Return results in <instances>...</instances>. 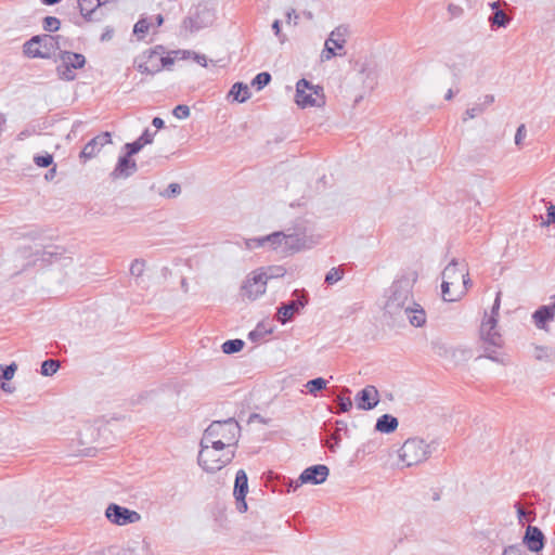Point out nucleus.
I'll return each instance as SVG.
<instances>
[{
	"label": "nucleus",
	"instance_id": "nucleus-15",
	"mask_svg": "<svg viewBox=\"0 0 555 555\" xmlns=\"http://www.w3.org/2000/svg\"><path fill=\"white\" fill-rule=\"evenodd\" d=\"M112 143V135L109 132H102L99 135L91 139L80 152V158L85 160L95 157L103 146Z\"/></svg>",
	"mask_w": 555,
	"mask_h": 555
},
{
	"label": "nucleus",
	"instance_id": "nucleus-34",
	"mask_svg": "<svg viewBox=\"0 0 555 555\" xmlns=\"http://www.w3.org/2000/svg\"><path fill=\"white\" fill-rule=\"evenodd\" d=\"M271 81V75L267 72L259 73L251 81V86L256 87L257 90H261Z\"/></svg>",
	"mask_w": 555,
	"mask_h": 555
},
{
	"label": "nucleus",
	"instance_id": "nucleus-43",
	"mask_svg": "<svg viewBox=\"0 0 555 555\" xmlns=\"http://www.w3.org/2000/svg\"><path fill=\"white\" fill-rule=\"evenodd\" d=\"M172 114L178 119H185L190 116L191 111L188 105L179 104L173 108Z\"/></svg>",
	"mask_w": 555,
	"mask_h": 555
},
{
	"label": "nucleus",
	"instance_id": "nucleus-16",
	"mask_svg": "<svg viewBox=\"0 0 555 555\" xmlns=\"http://www.w3.org/2000/svg\"><path fill=\"white\" fill-rule=\"evenodd\" d=\"M357 408L360 410H372L379 402L378 390L375 386L369 385L359 391L354 398Z\"/></svg>",
	"mask_w": 555,
	"mask_h": 555
},
{
	"label": "nucleus",
	"instance_id": "nucleus-49",
	"mask_svg": "<svg viewBox=\"0 0 555 555\" xmlns=\"http://www.w3.org/2000/svg\"><path fill=\"white\" fill-rule=\"evenodd\" d=\"M155 134H156V131L152 132L150 129H145L139 138H140V141H142V143L147 145L154 141Z\"/></svg>",
	"mask_w": 555,
	"mask_h": 555
},
{
	"label": "nucleus",
	"instance_id": "nucleus-24",
	"mask_svg": "<svg viewBox=\"0 0 555 555\" xmlns=\"http://www.w3.org/2000/svg\"><path fill=\"white\" fill-rule=\"evenodd\" d=\"M398 418L390 414H383L377 418L375 429L383 434L393 433L398 428Z\"/></svg>",
	"mask_w": 555,
	"mask_h": 555
},
{
	"label": "nucleus",
	"instance_id": "nucleus-13",
	"mask_svg": "<svg viewBox=\"0 0 555 555\" xmlns=\"http://www.w3.org/2000/svg\"><path fill=\"white\" fill-rule=\"evenodd\" d=\"M328 474L330 469L326 465L318 464L310 466L300 474L294 489L305 483L321 485L326 480Z\"/></svg>",
	"mask_w": 555,
	"mask_h": 555
},
{
	"label": "nucleus",
	"instance_id": "nucleus-10",
	"mask_svg": "<svg viewBox=\"0 0 555 555\" xmlns=\"http://www.w3.org/2000/svg\"><path fill=\"white\" fill-rule=\"evenodd\" d=\"M293 296L294 299L283 304L278 310V320L283 324L291 321L308 304V295L305 291L296 289Z\"/></svg>",
	"mask_w": 555,
	"mask_h": 555
},
{
	"label": "nucleus",
	"instance_id": "nucleus-2",
	"mask_svg": "<svg viewBox=\"0 0 555 555\" xmlns=\"http://www.w3.org/2000/svg\"><path fill=\"white\" fill-rule=\"evenodd\" d=\"M241 427L234 418L212 422L204 431L201 441L218 448L232 449L237 444Z\"/></svg>",
	"mask_w": 555,
	"mask_h": 555
},
{
	"label": "nucleus",
	"instance_id": "nucleus-17",
	"mask_svg": "<svg viewBox=\"0 0 555 555\" xmlns=\"http://www.w3.org/2000/svg\"><path fill=\"white\" fill-rule=\"evenodd\" d=\"M522 542L529 551L538 553L544 547L545 537L540 528L528 526Z\"/></svg>",
	"mask_w": 555,
	"mask_h": 555
},
{
	"label": "nucleus",
	"instance_id": "nucleus-38",
	"mask_svg": "<svg viewBox=\"0 0 555 555\" xmlns=\"http://www.w3.org/2000/svg\"><path fill=\"white\" fill-rule=\"evenodd\" d=\"M145 261L143 259H135L132 261L130 266V273L135 278H140L143 275L145 270Z\"/></svg>",
	"mask_w": 555,
	"mask_h": 555
},
{
	"label": "nucleus",
	"instance_id": "nucleus-14",
	"mask_svg": "<svg viewBox=\"0 0 555 555\" xmlns=\"http://www.w3.org/2000/svg\"><path fill=\"white\" fill-rule=\"evenodd\" d=\"M248 492V479L244 469H240L235 476V483L233 494L235 498L236 509L240 513H245L247 511V503L245 501L246 494Z\"/></svg>",
	"mask_w": 555,
	"mask_h": 555
},
{
	"label": "nucleus",
	"instance_id": "nucleus-29",
	"mask_svg": "<svg viewBox=\"0 0 555 555\" xmlns=\"http://www.w3.org/2000/svg\"><path fill=\"white\" fill-rule=\"evenodd\" d=\"M489 22L492 27H506L509 23V17L506 15V13L503 10H496L493 12V14L489 17Z\"/></svg>",
	"mask_w": 555,
	"mask_h": 555
},
{
	"label": "nucleus",
	"instance_id": "nucleus-30",
	"mask_svg": "<svg viewBox=\"0 0 555 555\" xmlns=\"http://www.w3.org/2000/svg\"><path fill=\"white\" fill-rule=\"evenodd\" d=\"M327 382L322 377H317L310 379L306 384V388L308 392L312 396H317V393L326 388Z\"/></svg>",
	"mask_w": 555,
	"mask_h": 555
},
{
	"label": "nucleus",
	"instance_id": "nucleus-9",
	"mask_svg": "<svg viewBox=\"0 0 555 555\" xmlns=\"http://www.w3.org/2000/svg\"><path fill=\"white\" fill-rule=\"evenodd\" d=\"M106 518L117 526L135 524L141 520V515L132 509L111 503L105 511Z\"/></svg>",
	"mask_w": 555,
	"mask_h": 555
},
{
	"label": "nucleus",
	"instance_id": "nucleus-60",
	"mask_svg": "<svg viewBox=\"0 0 555 555\" xmlns=\"http://www.w3.org/2000/svg\"><path fill=\"white\" fill-rule=\"evenodd\" d=\"M196 61L203 66L207 65V60L205 55H196Z\"/></svg>",
	"mask_w": 555,
	"mask_h": 555
},
{
	"label": "nucleus",
	"instance_id": "nucleus-6",
	"mask_svg": "<svg viewBox=\"0 0 555 555\" xmlns=\"http://www.w3.org/2000/svg\"><path fill=\"white\" fill-rule=\"evenodd\" d=\"M498 319L494 317H489L487 320H483L480 325V338L483 343V348L486 351L485 357L495 361L501 362L498 357H495V351L492 348H501L503 346V338L500 332L498 331Z\"/></svg>",
	"mask_w": 555,
	"mask_h": 555
},
{
	"label": "nucleus",
	"instance_id": "nucleus-28",
	"mask_svg": "<svg viewBox=\"0 0 555 555\" xmlns=\"http://www.w3.org/2000/svg\"><path fill=\"white\" fill-rule=\"evenodd\" d=\"M533 357L538 361H553L555 360V349L544 346H535L533 349Z\"/></svg>",
	"mask_w": 555,
	"mask_h": 555
},
{
	"label": "nucleus",
	"instance_id": "nucleus-27",
	"mask_svg": "<svg viewBox=\"0 0 555 555\" xmlns=\"http://www.w3.org/2000/svg\"><path fill=\"white\" fill-rule=\"evenodd\" d=\"M450 286H454L452 283H448L442 281L441 284V292H442V298L446 301L453 302L456 301L461 296L464 295L466 289L457 288V292H451Z\"/></svg>",
	"mask_w": 555,
	"mask_h": 555
},
{
	"label": "nucleus",
	"instance_id": "nucleus-20",
	"mask_svg": "<svg viewBox=\"0 0 555 555\" xmlns=\"http://www.w3.org/2000/svg\"><path fill=\"white\" fill-rule=\"evenodd\" d=\"M350 35V29L347 25H339L333 29L325 40L327 44L335 47L338 50L344 49L347 42V37Z\"/></svg>",
	"mask_w": 555,
	"mask_h": 555
},
{
	"label": "nucleus",
	"instance_id": "nucleus-18",
	"mask_svg": "<svg viewBox=\"0 0 555 555\" xmlns=\"http://www.w3.org/2000/svg\"><path fill=\"white\" fill-rule=\"evenodd\" d=\"M137 163L131 159V156L125 154L118 158L117 165L112 171L113 179L128 178L137 171Z\"/></svg>",
	"mask_w": 555,
	"mask_h": 555
},
{
	"label": "nucleus",
	"instance_id": "nucleus-42",
	"mask_svg": "<svg viewBox=\"0 0 555 555\" xmlns=\"http://www.w3.org/2000/svg\"><path fill=\"white\" fill-rule=\"evenodd\" d=\"M336 55H343L341 53H338L335 51V47L327 44V42L324 43V49L321 53V61H330Z\"/></svg>",
	"mask_w": 555,
	"mask_h": 555
},
{
	"label": "nucleus",
	"instance_id": "nucleus-8",
	"mask_svg": "<svg viewBox=\"0 0 555 555\" xmlns=\"http://www.w3.org/2000/svg\"><path fill=\"white\" fill-rule=\"evenodd\" d=\"M61 64L57 65L56 72L61 79L72 81L76 78L74 69L82 68L86 64L85 55L80 53L62 51L60 53Z\"/></svg>",
	"mask_w": 555,
	"mask_h": 555
},
{
	"label": "nucleus",
	"instance_id": "nucleus-1",
	"mask_svg": "<svg viewBox=\"0 0 555 555\" xmlns=\"http://www.w3.org/2000/svg\"><path fill=\"white\" fill-rule=\"evenodd\" d=\"M417 276L416 271H410L395 280L388 288L384 310L395 322L408 320L413 326L420 327L426 322V313L412 298Z\"/></svg>",
	"mask_w": 555,
	"mask_h": 555
},
{
	"label": "nucleus",
	"instance_id": "nucleus-3",
	"mask_svg": "<svg viewBox=\"0 0 555 555\" xmlns=\"http://www.w3.org/2000/svg\"><path fill=\"white\" fill-rule=\"evenodd\" d=\"M198 465L207 473H216L227 466L235 456L234 449H223L201 441Z\"/></svg>",
	"mask_w": 555,
	"mask_h": 555
},
{
	"label": "nucleus",
	"instance_id": "nucleus-37",
	"mask_svg": "<svg viewBox=\"0 0 555 555\" xmlns=\"http://www.w3.org/2000/svg\"><path fill=\"white\" fill-rule=\"evenodd\" d=\"M61 22L57 17L47 16L43 18V29L50 33L59 30Z\"/></svg>",
	"mask_w": 555,
	"mask_h": 555
},
{
	"label": "nucleus",
	"instance_id": "nucleus-59",
	"mask_svg": "<svg viewBox=\"0 0 555 555\" xmlns=\"http://www.w3.org/2000/svg\"><path fill=\"white\" fill-rule=\"evenodd\" d=\"M257 240H258V238H249V240H246V241H245L246 248L251 249V248L258 247V246H257V242H256Z\"/></svg>",
	"mask_w": 555,
	"mask_h": 555
},
{
	"label": "nucleus",
	"instance_id": "nucleus-58",
	"mask_svg": "<svg viewBox=\"0 0 555 555\" xmlns=\"http://www.w3.org/2000/svg\"><path fill=\"white\" fill-rule=\"evenodd\" d=\"M113 37V29L107 28L101 36L102 41L111 40Z\"/></svg>",
	"mask_w": 555,
	"mask_h": 555
},
{
	"label": "nucleus",
	"instance_id": "nucleus-39",
	"mask_svg": "<svg viewBox=\"0 0 555 555\" xmlns=\"http://www.w3.org/2000/svg\"><path fill=\"white\" fill-rule=\"evenodd\" d=\"M17 370V365L13 362L7 366H2L0 365V377L3 378L4 380H10L13 378L15 372Z\"/></svg>",
	"mask_w": 555,
	"mask_h": 555
},
{
	"label": "nucleus",
	"instance_id": "nucleus-21",
	"mask_svg": "<svg viewBox=\"0 0 555 555\" xmlns=\"http://www.w3.org/2000/svg\"><path fill=\"white\" fill-rule=\"evenodd\" d=\"M494 102V96L492 94H487L483 96L482 102L475 103L472 107L467 108L463 116V121L467 119L476 118L477 116L483 114L486 109Z\"/></svg>",
	"mask_w": 555,
	"mask_h": 555
},
{
	"label": "nucleus",
	"instance_id": "nucleus-19",
	"mask_svg": "<svg viewBox=\"0 0 555 555\" xmlns=\"http://www.w3.org/2000/svg\"><path fill=\"white\" fill-rule=\"evenodd\" d=\"M107 0H78V8L86 22L100 21L96 9L106 3Z\"/></svg>",
	"mask_w": 555,
	"mask_h": 555
},
{
	"label": "nucleus",
	"instance_id": "nucleus-40",
	"mask_svg": "<svg viewBox=\"0 0 555 555\" xmlns=\"http://www.w3.org/2000/svg\"><path fill=\"white\" fill-rule=\"evenodd\" d=\"M144 146L145 144L142 143V141H140V138H138L135 141L125 144V149L127 150L126 154H128V156H133L137 153H139Z\"/></svg>",
	"mask_w": 555,
	"mask_h": 555
},
{
	"label": "nucleus",
	"instance_id": "nucleus-5",
	"mask_svg": "<svg viewBox=\"0 0 555 555\" xmlns=\"http://www.w3.org/2000/svg\"><path fill=\"white\" fill-rule=\"evenodd\" d=\"M57 48L59 37L51 35H37L24 43L23 52L30 59H49Z\"/></svg>",
	"mask_w": 555,
	"mask_h": 555
},
{
	"label": "nucleus",
	"instance_id": "nucleus-7",
	"mask_svg": "<svg viewBox=\"0 0 555 555\" xmlns=\"http://www.w3.org/2000/svg\"><path fill=\"white\" fill-rule=\"evenodd\" d=\"M296 103L305 108L309 106H322L325 103L323 89L311 85L306 79H300L296 85Z\"/></svg>",
	"mask_w": 555,
	"mask_h": 555
},
{
	"label": "nucleus",
	"instance_id": "nucleus-64",
	"mask_svg": "<svg viewBox=\"0 0 555 555\" xmlns=\"http://www.w3.org/2000/svg\"><path fill=\"white\" fill-rule=\"evenodd\" d=\"M490 7H491V9L493 10V12H494V11H496V10H501V9H500V2H499V1H495V2L490 3Z\"/></svg>",
	"mask_w": 555,
	"mask_h": 555
},
{
	"label": "nucleus",
	"instance_id": "nucleus-12",
	"mask_svg": "<svg viewBox=\"0 0 555 555\" xmlns=\"http://www.w3.org/2000/svg\"><path fill=\"white\" fill-rule=\"evenodd\" d=\"M267 287V281L264 274L254 273L253 276L247 278L241 288V295L243 298L255 300L262 294H264Z\"/></svg>",
	"mask_w": 555,
	"mask_h": 555
},
{
	"label": "nucleus",
	"instance_id": "nucleus-48",
	"mask_svg": "<svg viewBox=\"0 0 555 555\" xmlns=\"http://www.w3.org/2000/svg\"><path fill=\"white\" fill-rule=\"evenodd\" d=\"M503 555H526L520 545H509L504 548Z\"/></svg>",
	"mask_w": 555,
	"mask_h": 555
},
{
	"label": "nucleus",
	"instance_id": "nucleus-41",
	"mask_svg": "<svg viewBox=\"0 0 555 555\" xmlns=\"http://www.w3.org/2000/svg\"><path fill=\"white\" fill-rule=\"evenodd\" d=\"M34 163L41 168H47L53 163V156L49 153L44 155H37L34 157Z\"/></svg>",
	"mask_w": 555,
	"mask_h": 555
},
{
	"label": "nucleus",
	"instance_id": "nucleus-36",
	"mask_svg": "<svg viewBox=\"0 0 555 555\" xmlns=\"http://www.w3.org/2000/svg\"><path fill=\"white\" fill-rule=\"evenodd\" d=\"M344 271L340 268H332L325 275V283L332 285L343 279Z\"/></svg>",
	"mask_w": 555,
	"mask_h": 555
},
{
	"label": "nucleus",
	"instance_id": "nucleus-4",
	"mask_svg": "<svg viewBox=\"0 0 555 555\" xmlns=\"http://www.w3.org/2000/svg\"><path fill=\"white\" fill-rule=\"evenodd\" d=\"M431 454L430 444L421 438H410L399 450V457L405 466L410 467L426 461Z\"/></svg>",
	"mask_w": 555,
	"mask_h": 555
},
{
	"label": "nucleus",
	"instance_id": "nucleus-50",
	"mask_svg": "<svg viewBox=\"0 0 555 555\" xmlns=\"http://www.w3.org/2000/svg\"><path fill=\"white\" fill-rule=\"evenodd\" d=\"M526 127L524 124H521L518 128H517V131H516V134H515V144L517 146H520L522 140L526 138Z\"/></svg>",
	"mask_w": 555,
	"mask_h": 555
},
{
	"label": "nucleus",
	"instance_id": "nucleus-33",
	"mask_svg": "<svg viewBox=\"0 0 555 555\" xmlns=\"http://www.w3.org/2000/svg\"><path fill=\"white\" fill-rule=\"evenodd\" d=\"M351 408H352V401H351L350 397H345L343 395L337 397L335 413H345V412H348Z\"/></svg>",
	"mask_w": 555,
	"mask_h": 555
},
{
	"label": "nucleus",
	"instance_id": "nucleus-35",
	"mask_svg": "<svg viewBox=\"0 0 555 555\" xmlns=\"http://www.w3.org/2000/svg\"><path fill=\"white\" fill-rule=\"evenodd\" d=\"M260 273L264 274L266 281L268 282V280H270V279L284 276L286 273V269L281 266L269 267L266 271L260 272Z\"/></svg>",
	"mask_w": 555,
	"mask_h": 555
},
{
	"label": "nucleus",
	"instance_id": "nucleus-46",
	"mask_svg": "<svg viewBox=\"0 0 555 555\" xmlns=\"http://www.w3.org/2000/svg\"><path fill=\"white\" fill-rule=\"evenodd\" d=\"M555 223V205L550 204L547 207L546 220L542 222V225L548 227Z\"/></svg>",
	"mask_w": 555,
	"mask_h": 555
},
{
	"label": "nucleus",
	"instance_id": "nucleus-31",
	"mask_svg": "<svg viewBox=\"0 0 555 555\" xmlns=\"http://www.w3.org/2000/svg\"><path fill=\"white\" fill-rule=\"evenodd\" d=\"M245 343L242 339H229L221 346L222 351L227 354L238 352L243 349Z\"/></svg>",
	"mask_w": 555,
	"mask_h": 555
},
{
	"label": "nucleus",
	"instance_id": "nucleus-22",
	"mask_svg": "<svg viewBox=\"0 0 555 555\" xmlns=\"http://www.w3.org/2000/svg\"><path fill=\"white\" fill-rule=\"evenodd\" d=\"M305 247V237L299 233H285L283 254L299 251Z\"/></svg>",
	"mask_w": 555,
	"mask_h": 555
},
{
	"label": "nucleus",
	"instance_id": "nucleus-32",
	"mask_svg": "<svg viewBox=\"0 0 555 555\" xmlns=\"http://www.w3.org/2000/svg\"><path fill=\"white\" fill-rule=\"evenodd\" d=\"M60 362L57 360L49 359L41 364V374L43 376H51L57 372Z\"/></svg>",
	"mask_w": 555,
	"mask_h": 555
},
{
	"label": "nucleus",
	"instance_id": "nucleus-55",
	"mask_svg": "<svg viewBox=\"0 0 555 555\" xmlns=\"http://www.w3.org/2000/svg\"><path fill=\"white\" fill-rule=\"evenodd\" d=\"M159 62H160V68L162 67H166L168 65H171L173 64V59L169 57V56H160L159 57Z\"/></svg>",
	"mask_w": 555,
	"mask_h": 555
},
{
	"label": "nucleus",
	"instance_id": "nucleus-51",
	"mask_svg": "<svg viewBox=\"0 0 555 555\" xmlns=\"http://www.w3.org/2000/svg\"><path fill=\"white\" fill-rule=\"evenodd\" d=\"M149 23L145 20H140L135 23L133 33L134 34H145L149 30Z\"/></svg>",
	"mask_w": 555,
	"mask_h": 555
},
{
	"label": "nucleus",
	"instance_id": "nucleus-56",
	"mask_svg": "<svg viewBox=\"0 0 555 555\" xmlns=\"http://www.w3.org/2000/svg\"><path fill=\"white\" fill-rule=\"evenodd\" d=\"M33 134V130L25 129L17 134V140L22 141Z\"/></svg>",
	"mask_w": 555,
	"mask_h": 555
},
{
	"label": "nucleus",
	"instance_id": "nucleus-57",
	"mask_svg": "<svg viewBox=\"0 0 555 555\" xmlns=\"http://www.w3.org/2000/svg\"><path fill=\"white\" fill-rule=\"evenodd\" d=\"M152 125L157 129H162L165 122L160 117H154L152 120Z\"/></svg>",
	"mask_w": 555,
	"mask_h": 555
},
{
	"label": "nucleus",
	"instance_id": "nucleus-62",
	"mask_svg": "<svg viewBox=\"0 0 555 555\" xmlns=\"http://www.w3.org/2000/svg\"><path fill=\"white\" fill-rule=\"evenodd\" d=\"M258 336H260V334L257 331H253L249 333V339L251 340H256Z\"/></svg>",
	"mask_w": 555,
	"mask_h": 555
},
{
	"label": "nucleus",
	"instance_id": "nucleus-26",
	"mask_svg": "<svg viewBox=\"0 0 555 555\" xmlns=\"http://www.w3.org/2000/svg\"><path fill=\"white\" fill-rule=\"evenodd\" d=\"M229 95L233 96L234 101L244 103L250 98L249 88L243 82H235L232 86Z\"/></svg>",
	"mask_w": 555,
	"mask_h": 555
},
{
	"label": "nucleus",
	"instance_id": "nucleus-47",
	"mask_svg": "<svg viewBox=\"0 0 555 555\" xmlns=\"http://www.w3.org/2000/svg\"><path fill=\"white\" fill-rule=\"evenodd\" d=\"M138 70L142 74L153 75L155 73H158L160 70V67L158 65L150 67L146 63H141L138 65Z\"/></svg>",
	"mask_w": 555,
	"mask_h": 555
},
{
	"label": "nucleus",
	"instance_id": "nucleus-52",
	"mask_svg": "<svg viewBox=\"0 0 555 555\" xmlns=\"http://www.w3.org/2000/svg\"><path fill=\"white\" fill-rule=\"evenodd\" d=\"M516 511H517V517L519 519V522H522L524 519L530 520L529 513L519 504H515Z\"/></svg>",
	"mask_w": 555,
	"mask_h": 555
},
{
	"label": "nucleus",
	"instance_id": "nucleus-11",
	"mask_svg": "<svg viewBox=\"0 0 555 555\" xmlns=\"http://www.w3.org/2000/svg\"><path fill=\"white\" fill-rule=\"evenodd\" d=\"M457 267L459 261L456 259H452L442 271V281L452 283L454 286H457V288L467 289L468 285H472V281L468 275L466 264H464L461 270Z\"/></svg>",
	"mask_w": 555,
	"mask_h": 555
},
{
	"label": "nucleus",
	"instance_id": "nucleus-44",
	"mask_svg": "<svg viewBox=\"0 0 555 555\" xmlns=\"http://www.w3.org/2000/svg\"><path fill=\"white\" fill-rule=\"evenodd\" d=\"M181 193V186L178 183H170L168 188L160 193L162 196L172 198Z\"/></svg>",
	"mask_w": 555,
	"mask_h": 555
},
{
	"label": "nucleus",
	"instance_id": "nucleus-25",
	"mask_svg": "<svg viewBox=\"0 0 555 555\" xmlns=\"http://www.w3.org/2000/svg\"><path fill=\"white\" fill-rule=\"evenodd\" d=\"M555 312L547 306L540 307L532 315L534 324L538 328L544 330L548 321H552Z\"/></svg>",
	"mask_w": 555,
	"mask_h": 555
},
{
	"label": "nucleus",
	"instance_id": "nucleus-63",
	"mask_svg": "<svg viewBox=\"0 0 555 555\" xmlns=\"http://www.w3.org/2000/svg\"><path fill=\"white\" fill-rule=\"evenodd\" d=\"M302 14L307 20H313V13L311 11H304Z\"/></svg>",
	"mask_w": 555,
	"mask_h": 555
},
{
	"label": "nucleus",
	"instance_id": "nucleus-23",
	"mask_svg": "<svg viewBox=\"0 0 555 555\" xmlns=\"http://www.w3.org/2000/svg\"><path fill=\"white\" fill-rule=\"evenodd\" d=\"M284 240V232H274L267 236L258 237L256 242L257 246H264L266 244H269L272 247V249L279 250L280 253L283 254Z\"/></svg>",
	"mask_w": 555,
	"mask_h": 555
},
{
	"label": "nucleus",
	"instance_id": "nucleus-54",
	"mask_svg": "<svg viewBox=\"0 0 555 555\" xmlns=\"http://www.w3.org/2000/svg\"><path fill=\"white\" fill-rule=\"evenodd\" d=\"M500 296H501V293L499 292V293L496 294V298H495L494 304H493V306H492V310H491V315H490V317H494V318H496V317H498V314H499L500 302H501V300H500Z\"/></svg>",
	"mask_w": 555,
	"mask_h": 555
},
{
	"label": "nucleus",
	"instance_id": "nucleus-61",
	"mask_svg": "<svg viewBox=\"0 0 555 555\" xmlns=\"http://www.w3.org/2000/svg\"><path fill=\"white\" fill-rule=\"evenodd\" d=\"M61 0H41V2L43 4H47V5H53V4H56L59 3Z\"/></svg>",
	"mask_w": 555,
	"mask_h": 555
},
{
	"label": "nucleus",
	"instance_id": "nucleus-53",
	"mask_svg": "<svg viewBox=\"0 0 555 555\" xmlns=\"http://www.w3.org/2000/svg\"><path fill=\"white\" fill-rule=\"evenodd\" d=\"M299 15L296 13L295 9H289L286 12V23L291 24L292 20H294V25L296 26L298 24Z\"/></svg>",
	"mask_w": 555,
	"mask_h": 555
},
{
	"label": "nucleus",
	"instance_id": "nucleus-45",
	"mask_svg": "<svg viewBox=\"0 0 555 555\" xmlns=\"http://www.w3.org/2000/svg\"><path fill=\"white\" fill-rule=\"evenodd\" d=\"M272 29L274 31V35L279 38V41L281 43H284L286 41V36L284 34H282L281 31V21L280 20H275L273 23H272Z\"/></svg>",
	"mask_w": 555,
	"mask_h": 555
}]
</instances>
